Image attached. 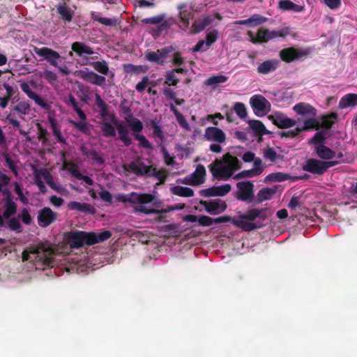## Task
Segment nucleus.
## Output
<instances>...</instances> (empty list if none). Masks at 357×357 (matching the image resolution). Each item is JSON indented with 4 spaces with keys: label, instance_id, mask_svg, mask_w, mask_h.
Returning <instances> with one entry per match:
<instances>
[{
    "label": "nucleus",
    "instance_id": "60",
    "mask_svg": "<svg viewBox=\"0 0 357 357\" xmlns=\"http://www.w3.org/2000/svg\"><path fill=\"white\" fill-rule=\"evenodd\" d=\"M89 158L98 165H102L105 162V159L94 149H91Z\"/></svg>",
    "mask_w": 357,
    "mask_h": 357
},
{
    "label": "nucleus",
    "instance_id": "25",
    "mask_svg": "<svg viewBox=\"0 0 357 357\" xmlns=\"http://www.w3.org/2000/svg\"><path fill=\"white\" fill-rule=\"evenodd\" d=\"M91 18L98 23L105 25L107 26L114 27L119 24L116 17H114L112 18L101 17V13L96 11L91 12Z\"/></svg>",
    "mask_w": 357,
    "mask_h": 357
},
{
    "label": "nucleus",
    "instance_id": "21",
    "mask_svg": "<svg viewBox=\"0 0 357 357\" xmlns=\"http://www.w3.org/2000/svg\"><path fill=\"white\" fill-rule=\"evenodd\" d=\"M205 175L206 169L204 166L198 165L195 172L191 174L190 181L185 183L192 185H199L204 182Z\"/></svg>",
    "mask_w": 357,
    "mask_h": 357
},
{
    "label": "nucleus",
    "instance_id": "48",
    "mask_svg": "<svg viewBox=\"0 0 357 357\" xmlns=\"http://www.w3.org/2000/svg\"><path fill=\"white\" fill-rule=\"evenodd\" d=\"M30 109V104L27 101H20L13 108V111L18 112L21 115L28 114Z\"/></svg>",
    "mask_w": 357,
    "mask_h": 357
},
{
    "label": "nucleus",
    "instance_id": "6",
    "mask_svg": "<svg viewBox=\"0 0 357 357\" xmlns=\"http://www.w3.org/2000/svg\"><path fill=\"white\" fill-rule=\"evenodd\" d=\"M310 53L311 50L310 48H296L294 47H290L280 50L279 56L282 61H284L285 63H291L295 61L305 59Z\"/></svg>",
    "mask_w": 357,
    "mask_h": 357
},
{
    "label": "nucleus",
    "instance_id": "12",
    "mask_svg": "<svg viewBox=\"0 0 357 357\" xmlns=\"http://www.w3.org/2000/svg\"><path fill=\"white\" fill-rule=\"evenodd\" d=\"M236 198L241 201L251 202L254 197V185L251 181H241L237 183Z\"/></svg>",
    "mask_w": 357,
    "mask_h": 357
},
{
    "label": "nucleus",
    "instance_id": "7",
    "mask_svg": "<svg viewBox=\"0 0 357 357\" xmlns=\"http://www.w3.org/2000/svg\"><path fill=\"white\" fill-rule=\"evenodd\" d=\"M338 163V161H322L310 158L303 166V169L314 174L322 175L328 168L334 167Z\"/></svg>",
    "mask_w": 357,
    "mask_h": 357
},
{
    "label": "nucleus",
    "instance_id": "32",
    "mask_svg": "<svg viewBox=\"0 0 357 357\" xmlns=\"http://www.w3.org/2000/svg\"><path fill=\"white\" fill-rule=\"evenodd\" d=\"M8 192V197H6L5 203V211L3 213V217L6 219H8L12 215H15L17 212V204L13 201L10 192Z\"/></svg>",
    "mask_w": 357,
    "mask_h": 357
},
{
    "label": "nucleus",
    "instance_id": "29",
    "mask_svg": "<svg viewBox=\"0 0 357 357\" xmlns=\"http://www.w3.org/2000/svg\"><path fill=\"white\" fill-rule=\"evenodd\" d=\"M68 207L70 210H76L88 214H94L96 212L95 208L91 204L75 201L69 202Z\"/></svg>",
    "mask_w": 357,
    "mask_h": 357
},
{
    "label": "nucleus",
    "instance_id": "22",
    "mask_svg": "<svg viewBox=\"0 0 357 357\" xmlns=\"http://www.w3.org/2000/svg\"><path fill=\"white\" fill-rule=\"evenodd\" d=\"M178 10V17L180 22L185 28H188L190 25V20L193 17V13L188 10L186 3H182L177 6Z\"/></svg>",
    "mask_w": 357,
    "mask_h": 357
},
{
    "label": "nucleus",
    "instance_id": "53",
    "mask_svg": "<svg viewBox=\"0 0 357 357\" xmlns=\"http://www.w3.org/2000/svg\"><path fill=\"white\" fill-rule=\"evenodd\" d=\"M44 178L46 181V183L50 185V187L53 189L54 190H55L56 192H59V193H62L65 189L60 186V185H57L54 181H53L52 179V176L47 173L45 176H44Z\"/></svg>",
    "mask_w": 357,
    "mask_h": 357
},
{
    "label": "nucleus",
    "instance_id": "8",
    "mask_svg": "<svg viewBox=\"0 0 357 357\" xmlns=\"http://www.w3.org/2000/svg\"><path fill=\"white\" fill-rule=\"evenodd\" d=\"M126 121L128 123L130 129L135 132L134 134V138L139 142V146L147 149H153V147L151 143L146 138V137L143 135L139 134V132H142L144 128L142 122L135 117H132L131 121H129L128 118H126Z\"/></svg>",
    "mask_w": 357,
    "mask_h": 357
},
{
    "label": "nucleus",
    "instance_id": "43",
    "mask_svg": "<svg viewBox=\"0 0 357 357\" xmlns=\"http://www.w3.org/2000/svg\"><path fill=\"white\" fill-rule=\"evenodd\" d=\"M123 70L127 73L139 74L141 73H146L147 70L146 67L143 66H136L132 63H126L123 65Z\"/></svg>",
    "mask_w": 357,
    "mask_h": 357
},
{
    "label": "nucleus",
    "instance_id": "34",
    "mask_svg": "<svg viewBox=\"0 0 357 357\" xmlns=\"http://www.w3.org/2000/svg\"><path fill=\"white\" fill-rule=\"evenodd\" d=\"M48 120L50 123L53 135L56 137L57 142L63 144H67V142L62 135L60 126H59L56 120L53 117H49Z\"/></svg>",
    "mask_w": 357,
    "mask_h": 357
},
{
    "label": "nucleus",
    "instance_id": "28",
    "mask_svg": "<svg viewBox=\"0 0 357 357\" xmlns=\"http://www.w3.org/2000/svg\"><path fill=\"white\" fill-rule=\"evenodd\" d=\"M294 112L299 115H310L316 116L317 109L310 104L305 102H299L293 107Z\"/></svg>",
    "mask_w": 357,
    "mask_h": 357
},
{
    "label": "nucleus",
    "instance_id": "31",
    "mask_svg": "<svg viewBox=\"0 0 357 357\" xmlns=\"http://www.w3.org/2000/svg\"><path fill=\"white\" fill-rule=\"evenodd\" d=\"M357 106V94L347 93L343 96L339 101V108L346 109Z\"/></svg>",
    "mask_w": 357,
    "mask_h": 357
},
{
    "label": "nucleus",
    "instance_id": "64",
    "mask_svg": "<svg viewBox=\"0 0 357 357\" xmlns=\"http://www.w3.org/2000/svg\"><path fill=\"white\" fill-rule=\"evenodd\" d=\"M324 140L325 136L323 131L317 132L311 139L312 143L316 144L317 146L319 144H324Z\"/></svg>",
    "mask_w": 357,
    "mask_h": 357
},
{
    "label": "nucleus",
    "instance_id": "2",
    "mask_svg": "<svg viewBox=\"0 0 357 357\" xmlns=\"http://www.w3.org/2000/svg\"><path fill=\"white\" fill-rule=\"evenodd\" d=\"M56 253L57 250L52 244L41 242L24 250L22 252V258L23 261L31 259L45 267H53L55 263L54 256Z\"/></svg>",
    "mask_w": 357,
    "mask_h": 357
},
{
    "label": "nucleus",
    "instance_id": "37",
    "mask_svg": "<svg viewBox=\"0 0 357 357\" xmlns=\"http://www.w3.org/2000/svg\"><path fill=\"white\" fill-rule=\"evenodd\" d=\"M70 124L77 129L78 131L81 132L85 135H90L91 128L93 127L89 123L85 121H75L73 120L70 121Z\"/></svg>",
    "mask_w": 357,
    "mask_h": 357
},
{
    "label": "nucleus",
    "instance_id": "20",
    "mask_svg": "<svg viewBox=\"0 0 357 357\" xmlns=\"http://www.w3.org/2000/svg\"><path fill=\"white\" fill-rule=\"evenodd\" d=\"M269 119L272 120L275 126L280 129L290 128L296 123L294 119H290L283 114H276L275 116H270Z\"/></svg>",
    "mask_w": 357,
    "mask_h": 357
},
{
    "label": "nucleus",
    "instance_id": "56",
    "mask_svg": "<svg viewBox=\"0 0 357 357\" xmlns=\"http://www.w3.org/2000/svg\"><path fill=\"white\" fill-rule=\"evenodd\" d=\"M253 161L252 170L257 174V176L260 175L264 171V166L262 165V160L260 158L256 157Z\"/></svg>",
    "mask_w": 357,
    "mask_h": 357
},
{
    "label": "nucleus",
    "instance_id": "47",
    "mask_svg": "<svg viewBox=\"0 0 357 357\" xmlns=\"http://www.w3.org/2000/svg\"><path fill=\"white\" fill-rule=\"evenodd\" d=\"M336 119L337 114L334 112L331 113L328 115L323 116L321 127H323L326 129H330L334 124Z\"/></svg>",
    "mask_w": 357,
    "mask_h": 357
},
{
    "label": "nucleus",
    "instance_id": "38",
    "mask_svg": "<svg viewBox=\"0 0 357 357\" xmlns=\"http://www.w3.org/2000/svg\"><path fill=\"white\" fill-rule=\"evenodd\" d=\"M171 191L174 195L183 197H191L194 195L193 190L188 187L176 185L172 188Z\"/></svg>",
    "mask_w": 357,
    "mask_h": 357
},
{
    "label": "nucleus",
    "instance_id": "23",
    "mask_svg": "<svg viewBox=\"0 0 357 357\" xmlns=\"http://www.w3.org/2000/svg\"><path fill=\"white\" fill-rule=\"evenodd\" d=\"M231 220V218L227 215L218 217L217 218H212L207 215H202L198 218V222L200 225L204 227H208L213 223L220 224L224 222H229Z\"/></svg>",
    "mask_w": 357,
    "mask_h": 357
},
{
    "label": "nucleus",
    "instance_id": "33",
    "mask_svg": "<svg viewBox=\"0 0 357 357\" xmlns=\"http://www.w3.org/2000/svg\"><path fill=\"white\" fill-rule=\"evenodd\" d=\"M315 150L318 157L324 160H331L335 156V152L324 144L317 146Z\"/></svg>",
    "mask_w": 357,
    "mask_h": 357
},
{
    "label": "nucleus",
    "instance_id": "61",
    "mask_svg": "<svg viewBox=\"0 0 357 357\" xmlns=\"http://www.w3.org/2000/svg\"><path fill=\"white\" fill-rule=\"evenodd\" d=\"M218 39V32L214 30L206 34L205 43L207 47L211 46Z\"/></svg>",
    "mask_w": 357,
    "mask_h": 357
},
{
    "label": "nucleus",
    "instance_id": "59",
    "mask_svg": "<svg viewBox=\"0 0 357 357\" xmlns=\"http://www.w3.org/2000/svg\"><path fill=\"white\" fill-rule=\"evenodd\" d=\"M254 176H257V174L255 173L252 169H251L241 171V172L236 174L234 176V178L238 180L243 178H252Z\"/></svg>",
    "mask_w": 357,
    "mask_h": 357
},
{
    "label": "nucleus",
    "instance_id": "16",
    "mask_svg": "<svg viewBox=\"0 0 357 357\" xmlns=\"http://www.w3.org/2000/svg\"><path fill=\"white\" fill-rule=\"evenodd\" d=\"M204 137L210 142L222 144L226 140L225 133L217 127H208L205 130Z\"/></svg>",
    "mask_w": 357,
    "mask_h": 357
},
{
    "label": "nucleus",
    "instance_id": "42",
    "mask_svg": "<svg viewBox=\"0 0 357 357\" xmlns=\"http://www.w3.org/2000/svg\"><path fill=\"white\" fill-rule=\"evenodd\" d=\"M102 135L105 137H115L116 130L114 126L109 122L103 121L100 126Z\"/></svg>",
    "mask_w": 357,
    "mask_h": 357
},
{
    "label": "nucleus",
    "instance_id": "30",
    "mask_svg": "<svg viewBox=\"0 0 357 357\" xmlns=\"http://www.w3.org/2000/svg\"><path fill=\"white\" fill-rule=\"evenodd\" d=\"M278 8L282 11L291 10L295 13H301L305 10V6L296 4L290 0L280 1Z\"/></svg>",
    "mask_w": 357,
    "mask_h": 357
},
{
    "label": "nucleus",
    "instance_id": "10",
    "mask_svg": "<svg viewBox=\"0 0 357 357\" xmlns=\"http://www.w3.org/2000/svg\"><path fill=\"white\" fill-rule=\"evenodd\" d=\"M126 171H130L137 176H146L150 177L152 166L146 165L140 158L130 162L127 166H124Z\"/></svg>",
    "mask_w": 357,
    "mask_h": 357
},
{
    "label": "nucleus",
    "instance_id": "27",
    "mask_svg": "<svg viewBox=\"0 0 357 357\" xmlns=\"http://www.w3.org/2000/svg\"><path fill=\"white\" fill-rule=\"evenodd\" d=\"M279 66V61L276 59L267 60L260 63L257 67L259 74L266 75L275 71Z\"/></svg>",
    "mask_w": 357,
    "mask_h": 357
},
{
    "label": "nucleus",
    "instance_id": "39",
    "mask_svg": "<svg viewBox=\"0 0 357 357\" xmlns=\"http://www.w3.org/2000/svg\"><path fill=\"white\" fill-rule=\"evenodd\" d=\"M248 123L257 135L262 136L268 132L264 123L259 120H250Z\"/></svg>",
    "mask_w": 357,
    "mask_h": 357
},
{
    "label": "nucleus",
    "instance_id": "44",
    "mask_svg": "<svg viewBox=\"0 0 357 357\" xmlns=\"http://www.w3.org/2000/svg\"><path fill=\"white\" fill-rule=\"evenodd\" d=\"M90 65L93 68L94 70L102 75H107L109 73V66L107 63L104 60L101 61H98L91 62Z\"/></svg>",
    "mask_w": 357,
    "mask_h": 357
},
{
    "label": "nucleus",
    "instance_id": "19",
    "mask_svg": "<svg viewBox=\"0 0 357 357\" xmlns=\"http://www.w3.org/2000/svg\"><path fill=\"white\" fill-rule=\"evenodd\" d=\"M20 88L22 91L25 93L29 98L33 100L37 105L45 109H48L50 108V105L40 96L34 93L31 89L28 83L22 82L20 84Z\"/></svg>",
    "mask_w": 357,
    "mask_h": 357
},
{
    "label": "nucleus",
    "instance_id": "9",
    "mask_svg": "<svg viewBox=\"0 0 357 357\" xmlns=\"http://www.w3.org/2000/svg\"><path fill=\"white\" fill-rule=\"evenodd\" d=\"M250 105L256 115L262 116L271 111V103L261 95H255L250 100Z\"/></svg>",
    "mask_w": 357,
    "mask_h": 357
},
{
    "label": "nucleus",
    "instance_id": "26",
    "mask_svg": "<svg viewBox=\"0 0 357 357\" xmlns=\"http://www.w3.org/2000/svg\"><path fill=\"white\" fill-rule=\"evenodd\" d=\"M56 11L62 20L68 22L72 21L74 11L66 3H59L56 6Z\"/></svg>",
    "mask_w": 357,
    "mask_h": 357
},
{
    "label": "nucleus",
    "instance_id": "15",
    "mask_svg": "<svg viewBox=\"0 0 357 357\" xmlns=\"http://www.w3.org/2000/svg\"><path fill=\"white\" fill-rule=\"evenodd\" d=\"M201 205L204 207L205 211L211 215H217L224 212L227 208V204L225 202L220 199L211 201H201Z\"/></svg>",
    "mask_w": 357,
    "mask_h": 357
},
{
    "label": "nucleus",
    "instance_id": "40",
    "mask_svg": "<svg viewBox=\"0 0 357 357\" xmlns=\"http://www.w3.org/2000/svg\"><path fill=\"white\" fill-rule=\"evenodd\" d=\"M321 128V125L315 116H312L304 121L303 126L299 127L300 132L305 130H309L311 129L319 130Z\"/></svg>",
    "mask_w": 357,
    "mask_h": 357
},
{
    "label": "nucleus",
    "instance_id": "50",
    "mask_svg": "<svg viewBox=\"0 0 357 357\" xmlns=\"http://www.w3.org/2000/svg\"><path fill=\"white\" fill-rule=\"evenodd\" d=\"M7 225L12 231H16L17 233H21L23 230L21 223L15 218H10L7 222Z\"/></svg>",
    "mask_w": 357,
    "mask_h": 357
},
{
    "label": "nucleus",
    "instance_id": "52",
    "mask_svg": "<svg viewBox=\"0 0 357 357\" xmlns=\"http://www.w3.org/2000/svg\"><path fill=\"white\" fill-rule=\"evenodd\" d=\"M2 156L5 160L6 165L8 167V168L11 170V172L15 175H18L17 168L15 163V162L11 159V158L9 156V155L4 152L2 153Z\"/></svg>",
    "mask_w": 357,
    "mask_h": 357
},
{
    "label": "nucleus",
    "instance_id": "55",
    "mask_svg": "<svg viewBox=\"0 0 357 357\" xmlns=\"http://www.w3.org/2000/svg\"><path fill=\"white\" fill-rule=\"evenodd\" d=\"M165 20L164 15H156L142 20V22L146 24H158Z\"/></svg>",
    "mask_w": 357,
    "mask_h": 357
},
{
    "label": "nucleus",
    "instance_id": "4",
    "mask_svg": "<svg viewBox=\"0 0 357 357\" xmlns=\"http://www.w3.org/2000/svg\"><path fill=\"white\" fill-rule=\"evenodd\" d=\"M96 106L100 108L99 114L100 117L106 120L107 117L116 126L119 139L123 142L126 146H129L132 144V140L129 137L127 126L123 123H118L114 114L109 113L108 105L102 100L99 94H96L95 97Z\"/></svg>",
    "mask_w": 357,
    "mask_h": 357
},
{
    "label": "nucleus",
    "instance_id": "45",
    "mask_svg": "<svg viewBox=\"0 0 357 357\" xmlns=\"http://www.w3.org/2000/svg\"><path fill=\"white\" fill-rule=\"evenodd\" d=\"M228 80V77L222 75H213L206 79L204 84L206 86H213L226 82Z\"/></svg>",
    "mask_w": 357,
    "mask_h": 357
},
{
    "label": "nucleus",
    "instance_id": "13",
    "mask_svg": "<svg viewBox=\"0 0 357 357\" xmlns=\"http://www.w3.org/2000/svg\"><path fill=\"white\" fill-rule=\"evenodd\" d=\"M56 213L54 212L49 207H44L38 213V224L40 227L46 228L56 221Z\"/></svg>",
    "mask_w": 357,
    "mask_h": 357
},
{
    "label": "nucleus",
    "instance_id": "5",
    "mask_svg": "<svg viewBox=\"0 0 357 357\" xmlns=\"http://www.w3.org/2000/svg\"><path fill=\"white\" fill-rule=\"evenodd\" d=\"M289 34V27H284L279 30H269L268 29L261 27L257 30L256 37H255L252 31H248V33L250 41L254 44L266 43L278 38L284 39Z\"/></svg>",
    "mask_w": 357,
    "mask_h": 357
},
{
    "label": "nucleus",
    "instance_id": "41",
    "mask_svg": "<svg viewBox=\"0 0 357 357\" xmlns=\"http://www.w3.org/2000/svg\"><path fill=\"white\" fill-rule=\"evenodd\" d=\"M230 222H231L234 225L240 227L246 231H250L259 227L256 224L249 222L248 221H244L243 219L241 220H238L231 218V220Z\"/></svg>",
    "mask_w": 357,
    "mask_h": 357
},
{
    "label": "nucleus",
    "instance_id": "51",
    "mask_svg": "<svg viewBox=\"0 0 357 357\" xmlns=\"http://www.w3.org/2000/svg\"><path fill=\"white\" fill-rule=\"evenodd\" d=\"M234 110L240 119H245L247 116L246 107L242 102H236L234 105Z\"/></svg>",
    "mask_w": 357,
    "mask_h": 357
},
{
    "label": "nucleus",
    "instance_id": "14",
    "mask_svg": "<svg viewBox=\"0 0 357 357\" xmlns=\"http://www.w3.org/2000/svg\"><path fill=\"white\" fill-rule=\"evenodd\" d=\"M222 17L220 13L204 16L202 19L196 20L192 24V33H198L202 31L206 26L211 24L215 19L222 20Z\"/></svg>",
    "mask_w": 357,
    "mask_h": 357
},
{
    "label": "nucleus",
    "instance_id": "62",
    "mask_svg": "<svg viewBox=\"0 0 357 357\" xmlns=\"http://www.w3.org/2000/svg\"><path fill=\"white\" fill-rule=\"evenodd\" d=\"M300 133L299 127H297L294 130L280 132L279 135L281 137L293 139L296 137Z\"/></svg>",
    "mask_w": 357,
    "mask_h": 357
},
{
    "label": "nucleus",
    "instance_id": "54",
    "mask_svg": "<svg viewBox=\"0 0 357 357\" xmlns=\"http://www.w3.org/2000/svg\"><path fill=\"white\" fill-rule=\"evenodd\" d=\"M165 79V84L168 86H176L179 82V79L176 78L175 73L172 70L166 73Z\"/></svg>",
    "mask_w": 357,
    "mask_h": 357
},
{
    "label": "nucleus",
    "instance_id": "63",
    "mask_svg": "<svg viewBox=\"0 0 357 357\" xmlns=\"http://www.w3.org/2000/svg\"><path fill=\"white\" fill-rule=\"evenodd\" d=\"M161 153L163 155L164 161L167 165H173L174 164V158L169 155L166 148L163 146L161 147Z\"/></svg>",
    "mask_w": 357,
    "mask_h": 357
},
{
    "label": "nucleus",
    "instance_id": "24",
    "mask_svg": "<svg viewBox=\"0 0 357 357\" xmlns=\"http://www.w3.org/2000/svg\"><path fill=\"white\" fill-rule=\"evenodd\" d=\"M71 50L79 57H83L85 55H92L94 51L89 45L82 43L75 42L71 45Z\"/></svg>",
    "mask_w": 357,
    "mask_h": 357
},
{
    "label": "nucleus",
    "instance_id": "36",
    "mask_svg": "<svg viewBox=\"0 0 357 357\" xmlns=\"http://www.w3.org/2000/svg\"><path fill=\"white\" fill-rule=\"evenodd\" d=\"M275 190L271 188H264L261 189L257 195V202L258 204L264 201L271 199L275 195Z\"/></svg>",
    "mask_w": 357,
    "mask_h": 357
},
{
    "label": "nucleus",
    "instance_id": "49",
    "mask_svg": "<svg viewBox=\"0 0 357 357\" xmlns=\"http://www.w3.org/2000/svg\"><path fill=\"white\" fill-rule=\"evenodd\" d=\"M150 176H154L160 183H164L167 177V173L165 169L157 170L152 167Z\"/></svg>",
    "mask_w": 357,
    "mask_h": 357
},
{
    "label": "nucleus",
    "instance_id": "18",
    "mask_svg": "<svg viewBox=\"0 0 357 357\" xmlns=\"http://www.w3.org/2000/svg\"><path fill=\"white\" fill-rule=\"evenodd\" d=\"M81 78L88 83L103 87L105 85L106 79L93 71L81 70Z\"/></svg>",
    "mask_w": 357,
    "mask_h": 357
},
{
    "label": "nucleus",
    "instance_id": "17",
    "mask_svg": "<svg viewBox=\"0 0 357 357\" xmlns=\"http://www.w3.org/2000/svg\"><path fill=\"white\" fill-rule=\"evenodd\" d=\"M230 190L231 185L229 184H224L202 190L200 191V195L205 197L225 196L229 193Z\"/></svg>",
    "mask_w": 357,
    "mask_h": 357
},
{
    "label": "nucleus",
    "instance_id": "46",
    "mask_svg": "<svg viewBox=\"0 0 357 357\" xmlns=\"http://www.w3.org/2000/svg\"><path fill=\"white\" fill-rule=\"evenodd\" d=\"M263 156L266 160L271 162H275L280 158L275 149L272 147H266L263 149Z\"/></svg>",
    "mask_w": 357,
    "mask_h": 357
},
{
    "label": "nucleus",
    "instance_id": "11",
    "mask_svg": "<svg viewBox=\"0 0 357 357\" xmlns=\"http://www.w3.org/2000/svg\"><path fill=\"white\" fill-rule=\"evenodd\" d=\"M33 50L38 56L43 57L51 66L58 67V61L61 58L59 52L47 47L41 48L33 47Z\"/></svg>",
    "mask_w": 357,
    "mask_h": 357
},
{
    "label": "nucleus",
    "instance_id": "35",
    "mask_svg": "<svg viewBox=\"0 0 357 357\" xmlns=\"http://www.w3.org/2000/svg\"><path fill=\"white\" fill-rule=\"evenodd\" d=\"M266 208H253L248 210L245 214L240 215V218L249 221H253L257 218H264L263 214Z\"/></svg>",
    "mask_w": 357,
    "mask_h": 357
},
{
    "label": "nucleus",
    "instance_id": "58",
    "mask_svg": "<svg viewBox=\"0 0 357 357\" xmlns=\"http://www.w3.org/2000/svg\"><path fill=\"white\" fill-rule=\"evenodd\" d=\"M289 177V175L287 174L278 172V173H273L270 174L267 176V178L271 181H284L287 180Z\"/></svg>",
    "mask_w": 357,
    "mask_h": 357
},
{
    "label": "nucleus",
    "instance_id": "3",
    "mask_svg": "<svg viewBox=\"0 0 357 357\" xmlns=\"http://www.w3.org/2000/svg\"><path fill=\"white\" fill-rule=\"evenodd\" d=\"M242 167L241 162L235 156L227 153L222 158L215 159L208 165V169L213 178L218 180H228L234 172Z\"/></svg>",
    "mask_w": 357,
    "mask_h": 357
},
{
    "label": "nucleus",
    "instance_id": "1",
    "mask_svg": "<svg viewBox=\"0 0 357 357\" xmlns=\"http://www.w3.org/2000/svg\"><path fill=\"white\" fill-rule=\"evenodd\" d=\"M112 236L109 230L99 234L93 231H70L64 234V241L71 249H79L84 245H93L103 242Z\"/></svg>",
    "mask_w": 357,
    "mask_h": 357
},
{
    "label": "nucleus",
    "instance_id": "57",
    "mask_svg": "<svg viewBox=\"0 0 357 357\" xmlns=\"http://www.w3.org/2000/svg\"><path fill=\"white\" fill-rule=\"evenodd\" d=\"M151 83V82H150L149 77L148 76H144L142 77V81L136 84L135 89L137 91L142 93Z\"/></svg>",
    "mask_w": 357,
    "mask_h": 357
}]
</instances>
